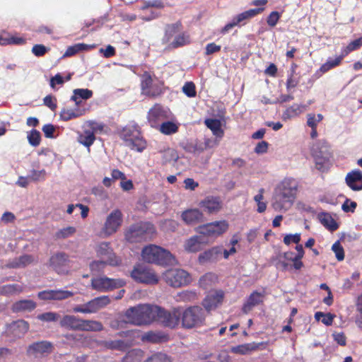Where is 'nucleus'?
I'll return each mask as SVG.
<instances>
[{"mask_svg":"<svg viewBox=\"0 0 362 362\" xmlns=\"http://www.w3.org/2000/svg\"><path fill=\"white\" fill-rule=\"evenodd\" d=\"M141 339L144 342L158 344L167 341L168 336L161 332L149 331L142 334Z\"/></svg>","mask_w":362,"mask_h":362,"instance_id":"35","label":"nucleus"},{"mask_svg":"<svg viewBox=\"0 0 362 362\" xmlns=\"http://www.w3.org/2000/svg\"><path fill=\"white\" fill-rule=\"evenodd\" d=\"M162 153V164L166 165L170 163H175L179 158L177 151L172 148H168L163 151H160Z\"/></svg>","mask_w":362,"mask_h":362,"instance_id":"45","label":"nucleus"},{"mask_svg":"<svg viewBox=\"0 0 362 362\" xmlns=\"http://www.w3.org/2000/svg\"><path fill=\"white\" fill-rule=\"evenodd\" d=\"M298 185L293 179H284L277 187L272 206L276 210L288 209L296 198Z\"/></svg>","mask_w":362,"mask_h":362,"instance_id":"2","label":"nucleus"},{"mask_svg":"<svg viewBox=\"0 0 362 362\" xmlns=\"http://www.w3.org/2000/svg\"><path fill=\"white\" fill-rule=\"evenodd\" d=\"M300 241V233L286 235L284 238V243L286 245H289L291 243H294L298 245V243Z\"/></svg>","mask_w":362,"mask_h":362,"instance_id":"63","label":"nucleus"},{"mask_svg":"<svg viewBox=\"0 0 362 362\" xmlns=\"http://www.w3.org/2000/svg\"><path fill=\"white\" fill-rule=\"evenodd\" d=\"M190 43V36L187 32L181 31L168 45V48L177 49L189 45Z\"/></svg>","mask_w":362,"mask_h":362,"instance_id":"36","label":"nucleus"},{"mask_svg":"<svg viewBox=\"0 0 362 362\" xmlns=\"http://www.w3.org/2000/svg\"><path fill=\"white\" fill-rule=\"evenodd\" d=\"M141 256L145 262L159 265H170L174 261V257L168 250L153 244L143 248Z\"/></svg>","mask_w":362,"mask_h":362,"instance_id":"5","label":"nucleus"},{"mask_svg":"<svg viewBox=\"0 0 362 362\" xmlns=\"http://www.w3.org/2000/svg\"><path fill=\"white\" fill-rule=\"evenodd\" d=\"M296 250L297 251V254L293 257V259H292L293 264H291V267L293 268L295 270L298 271L300 270L304 266L303 262H302V259L304 257L305 251L303 245L300 244L296 245Z\"/></svg>","mask_w":362,"mask_h":362,"instance_id":"43","label":"nucleus"},{"mask_svg":"<svg viewBox=\"0 0 362 362\" xmlns=\"http://www.w3.org/2000/svg\"><path fill=\"white\" fill-rule=\"evenodd\" d=\"M70 259L68 254L64 252H57L51 255L48 261V266L58 274H68Z\"/></svg>","mask_w":362,"mask_h":362,"instance_id":"13","label":"nucleus"},{"mask_svg":"<svg viewBox=\"0 0 362 362\" xmlns=\"http://www.w3.org/2000/svg\"><path fill=\"white\" fill-rule=\"evenodd\" d=\"M96 253L99 257H107L109 265L117 266L120 264V260L113 253L110 243L103 242L100 243L97 247Z\"/></svg>","mask_w":362,"mask_h":362,"instance_id":"23","label":"nucleus"},{"mask_svg":"<svg viewBox=\"0 0 362 362\" xmlns=\"http://www.w3.org/2000/svg\"><path fill=\"white\" fill-rule=\"evenodd\" d=\"M311 154L315 163L316 168L322 172L327 170L329 165L330 158L332 156L331 146L325 140H319L313 144Z\"/></svg>","mask_w":362,"mask_h":362,"instance_id":"7","label":"nucleus"},{"mask_svg":"<svg viewBox=\"0 0 362 362\" xmlns=\"http://www.w3.org/2000/svg\"><path fill=\"white\" fill-rule=\"evenodd\" d=\"M93 93L91 90L87 88H77L74 90L71 100L75 103L76 106L80 107L82 103L81 100H88L93 96Z\"/></svg>","mask_w":362,"mask_h":362,"instance_id":"37","label":"nucleus"},{"mask_svg":"<svg viewBox=\"0 0 362 362\" xmlns=\"http://www.w3.org/2000/svg\"><path fill=\"white\" fill-rule=\"evenodd\" d=\"M124 316L128 322L132 325L141 326L151 325L156 322L158 316V305L151 304H138L128 308Z\"/></svg>","mask_w":362,"mask_h":362,"instance_id":"1","label":"nucleus"},{"mask_svg":"<svg viewBox=\"0 0 362 362\" xmlns=\"http://www.w3.org/2000/svg\"><path fill=\"white\" fill-rule=\"evenodd\" d=\"M141 88L146 95L156 98L163 93L164 83L163 81L154 82L151 73L144 71L141 76Z\"/></svg>","mask_w":362,"mask_h":362,"instance_id":"10","label":"nucleus"},{"mask_svg":"<svg viewBox=\"0 0 362 362\" xmlns=\"http://www.w3.org/2000/svg\"><path fill=\"white\" fill-rule=\"evenodd\" d=\"M344 57L346 56L344 55V53L341 52V54L335 59L329 58L325 63L321 65L320 71L324 74L330 69L339 66Z\"/></svg>","mask_w":362,"mask_h":362,"instance_id":"44","label":"nucleus"},{"mask_svg":"<svg viewBox=\"0 0 362 362\" xmlns=\"http://www.w3.org/2000/svg\"><path fill=\"white\" fill-rule=\"evenodd\" d=\"M206 243L204 236L200 234L199 235H193L185 241L184 248L188 252L195 253L202 250L203 245Z\"/></svg>","mask_w":362,"mask_h":362,"instance_id":"27","label":"nucleus"},{"mask_svg":"<svg viewBox=\"0 0 362 362\" xmlns=\"http://www.w3.org/2000/svg\"><path fill=\"white\" fill-rule=\"evenodd\" d=\"M107 264H108L107 261H94L90 263V269L93 272H100Z\"/></svg>","mask_w":362,"mask_h":362,"instance_id":"61","label":"nucleus"},{"mask_svg":"<svg viewBox=\"0 0 362 362\" xmlns=\"http://www.w3.org/2000/svg\"><path fill=\"white\" fill-rule=\"evenodd\" d=\"M206 312L199 305H191L181 309V324L185 329L199 327L204 325Z\"/></svg>","mask_w":362,"mask_h":362,"instance_id":"6","label":"nucleus"},{"mask_svg":"<svg viewBox=\"0 0 362 362\" xmlns=\"http://www.w3.org/2000/svg\"><path fill=\"white\" fill-rule=\"evenodd\" d=\"M95 140L94 132L91 130H85L78 137V141L87 147L90 150V146L93 145Z\"/></svg>","mask_w":362,"mask_h":362,"instance_id":"46","label":"nucleus"},{"mask_svg":"<svg viewBox=\"0 0 362 362\" xmlns=\"http://www.w3.org/2000/svg\"><path fill=\"white\" fill-rule=\"evenodd\" d=\"M123 215L122 211L117 209L113 210L106 218L102 232L105 236L115 233L122 226Z\"/></svg>","mask_w":362,"mask_h":362,"instance_id":"17","label":"nucleus"},{"mask_svg":"<svg viewBox=\"0 0 362 362\" xmlns=\"http://www.w3.org/2000/svg\"><path fill=\"white\" fill-rule=\"evenodd\" d=\"M302 107L299 105L294 104L288 107L283 113L284 119H290L298 116L302 112Z\"/></svg>","mask_w":362,"mask_h":362,"instance_id":"51","label":"nucleus"},{"mask_svg":"<svg viewBox=\"0 0 362 362\" xmlns=\"http://www.w3.org/2000/svg\"><path fill=\"white\" fill-rule=\"evenodd\" d=\"M131 276L136 281L146 284H156L158 282L157 276L146 267L138 264L131 272Z\"/></svg>","mask_w":362,"mask_h":362,"instance_id":"16","label":"nucleus"},{"mask_svg":"<svg viewBox=\"0 0 362 362\" xmlns=\"http://www.w3.org/2000/svg\"><path fill=\"white\" fill-rule=\"evenodd\" d=\"M110 303V298L107 296H102L95 298L83 305L74 307L73 310L80 313H95Z\"/></svg>","mask_w":362,"mask_h":362,"instance_id":"14","label":"nucleus"},{"mask_svg":"<svg viewBox=\"0 0 362 362\" xmlns=\"http://www.w3.org/2000/svg\"><path fill=\"white\" fill-rule=\"evenodd\" d=\"M103 324L96 320L81 319L79 331L85 332H100L103 329Z\"/></svg>","mask_w":362,"mask_h":362,"instance_id":"38","label":"nucleus"},{"mask_svg":"<svg viewBox=\"0 0 362 362\" xmlns=\"http://www.w3.org/2000/svg\"><path fill=\"white\" fill-rule=\"evenodd\" d=\"M168 112L160 104H155L148 112V121L151 126L157 128L160 122L168 119Z\"/></svg>","mask_w":362,"mask_h":362,"instance_id":"20","label":"nucleus"},{"mask_svg":"<svg viewBox=\"0 0 362 362\" xmlns=\"http://www.w3.org/2000/svg\"><path fill=\"white\" fill-rule=\"evenodd\" d=\"M357 206V204L356 202L351 201L349 199H346L344 204H342L341 209L344 212H354Z\"/></svg>","mask_w":362,"mask_h":362,"instance_id":"64","label":"nucleus"},{"mask_svg":"<svg viewBox=\"0 0 362 362\" xmlns=\"http://www.w3.org/2000/svg\"><path fill=\"white\" fill-rule=\"evenodd\" d=\"M222 253V247L219 246L213 247L199 254L198 261L200 264L208 262L216 261Z\"/></svg>","mask_w":362,"mask_h":362,"instance_id":"33","label":"nucleus"},{"mask_svg":"<svg viewBox=\"0 0 362 362\" xmlns=\"http://www.w3.org/2000/svg\"><path fill=\"white\" fill-rule=\"evenodd\" d=\"M60 315L54 312H46L37 315V318L43 322H56Z\"/></svg>","mask_w":362,"mask_h":362,"instance_id":"56","label":"nucleus"},{"mask_svg":"<svg viewBox=\"0 0 362 362\" xmlns=\"http://www.w3.org/2000/svg\"><path fill=\"white\" fill-rule=\"evenodd\" d=\"M125 282L119 279H111L107 276H98L92 278L91 286L93 289L105 292L115 288L122 287Z\"/></svg>","mask_w":362,"mask_h":362,"instance_id":"15","label":"nucleus"},{"mask_svg":"<svg viewBox=\"0 0 362 362\" xmlns=\"http://www.w3.org/2000/svg\"><path fill=\"white\" fill-rule=\"evenodd\" d=\"M266 292H259L257 291H252L247 298L242 307V311L245 314H247L252 308L257 305L262 304L264 300Z\"/></svg>","mask_w":362,"mask_h":362,"instance_id":"22","label":"nucleus"},{"mask_svg":"<svg viewBox=\"0 0 362 362\" xmlns=\"http://www.w3.org/2000/svg\"><path fill=\"white\" fill-rule=\"evenodd\" d=\"M102 345L107 349L117 350L121 351H126L130 346V344L123 340H109L102 342Z\"/></svg>","mask_w":362,"mask_h":362,"instance_id":"39","label":"nucleus"},{"mask_svg":"<svg viewBox=\"0 0 362 362\" xmlns=\"http://www.w3.org/2000/svg\"><path fill=\"white\" fill-rule=\"evenodd\" d=\"M37 307V303L29 299L19 300L13 303L11 305V310L14 313L32 312Z\"/></svg>","mask_w":362,"mask_h":362,"instance_id":"32","label":"nucleus"},{"mask_svg":"<svg viewBox=\"0 0 362 362\" xmlns=\"http://www.w3.org/2000/svg\"><path fill=\"white\" fill-rule=\"evenodd\" d=\"M199 206L208 214H213L221 209L222 202L218 197L208 196L199 202Z\"/></svg>","mask_w":362,"mask_h":362,"instance_id":"26","label":"nucleus"},{"mask_svg":"<svg viewBox=\"0 0 362 362\" xmlns=\"http://www.w3.org/2000/svg\"><path fill=\"white\" fill-rule=\"evenodd\" d=\"M76 230L73 226H68L58 230L54 237L57 239H65L73 235L76 233Z\"/></svg>","mask_w":362,"mask_h":362,"instance_id":"54","label":"nucleus"},{"mask_svg":"<svg viewBox=\"0 0 362 362\" xmlns=\"http://www.w3.org/2000/svg\"><path fill=\"white\" fill-rule=\"evenodd\" d=\"M345 182L346 185L354 191L362 189V172L354 170L346 175Z\"/></svg>","mask_w":362,"mask_h":362,"instance_id":"28","label":"nucleus"},{"mask_svg":"<svg viewBox=\"0 0 362 362\" xmlns=\"http://www.w3.org/2000/svg\"><path fill=\"white\" fill-rule=\"evenodd\" d=\"M206 126L212 132L216 137L221 138L224 135V131L221 128V122L217 119H207L204 122Z\"/></svg>","mask_w":362,"mask_h":362,"instance_id":"40","label":"nucleus"},{"mask_svg":"<svg viewBox=\"0 0 362 362\" xmlns=\"http://www.w3.org/2000/svg\"><path fill=\"white\" fill-rule=\"evenodd\" d=\"M156 322L163 327L175 329L181 322V307L173 308L171 310L158 305Z\"/></svg>","mask_w":362,"mask_h":362,"instance_id":"8","label":"nucleus"},{"mask_svg":"<svg viewBox=\"0 0 362 362\" xmlns=\"http://www.w3.org/2000/svg\"><path fill=\"white\" fill-rule=\"evenodd\" d=\"M198 299L197 294L193 291H183L177 293L176 296V301L189 303L194 302Z\"/></svg>","mask_w":362,"mask_h":362,"instance_id":"49","label":"nucleus"},{"mask_svg":"<svg viewBox=\"0 0 362 362\" xmlns=\"http://www.w3.org/2000/svg\"><path fill=\"white\" fill-rule=\"evenodd\" d=\"M204 214L198 209H189L182 211L181 218L185 224L194 226L204 221Z\"/></svg>","mask_w":362,"mask_h":362,"instance_id":"25","label":"nucleus"},{"mask_svg":"<svg viewBox=\"0 0 362 362\" xmlns=\"http://www.w3.org/2000/svg\"><path fill=\"white\" fill-rule=\"evenodd\" d=\"M144 357V351L141 349L129 351L122 358L121 362H141Z\"/></svg>","mask_w":362,"mask_h":362,"instance_id":"41","label":"nucleus"},{"mask_svg":"<svg viewBox=\"0 0 362 362\" xmlns=\"http://www.w3.org/2000/svg\"><path fill=\"white\" fill-rule=\"evenodd\" d=\"M224 299V292L222 290H217L209 293L204 298L202 305L206 313L217 308L222 304Z\"/></svg>","mask_w":362,"mask_h":362,"instance_id":"19","label":"nucleus"},{"mask_svg":"<svg viewBox=\"0 0 362 362\" xmlns=\"http://www.w3.org/2000/svg\"><path fill=\"white\" fill-rule=\"evenodd\" d=\"M29 323L24 320H18L8 325V331L14 337L21 338L29 330Z\"/></svg>","mask_w":362,"mask_h":362,"instance_id":"29","label":"nucleus"},{"mask_svg":"<svg viewBox=\"0 0 362 362\" xmlns=\"http://www.w3.org/2000/svg\"><path fill=\"white\" fill-rule=\"evenodd\" d=\"M23 291L24 287L18 284H6L0 287V294L4 296L20 294Z\"/></svg>","mask_w":362,"mask_h":362,"instance_id":"42","label":"nucleus"},{"mask_svg":"<svg viewBox=\"0 0 362 362\" xmlns=\"http://www.w3.org/2000/svg\"><path fill=\"white\" fill-rule=\"evenodd\" d=\"M264 9V7H259L238 13L233 18L230 22L226 24V25L221 28L220 31L221 33L225 35L235 26L241 27L246 25L250 19L262 13Z\"/></svg>","mask_w":362,"mask_h":362,"instance_id":"9","label":"nucleus"},{"mask_svg":"<svg viewBox=\"0 0 362 362\" xmlns=\"http://www.w3.org/2000/svg\"><path fill=\"white\" fill-rule=\"evenodd\" d=\"M321 223L330 231H334L339 228L337 221L328 213H322L320 215Z\"/></svg>","mask_w":362,"mask_h":362,"instance_id":"48","label":"nucleus"},{"mask_svg":"<svg viewBox=\"0 0 362 362\" xmlns=\"http://www.w3.org/2000/svg\"><path fill=\"white\" fill-rule=\"evenodd\" d=\"M73 296V292L66 290H45L37 293V297L43 300H62Z\"/></svg>","mask_w":362,"mask_h":362,"instance_id":"21","label":"nucleus"},{"mask_svg":"<svg viewBox=\"0 0 362 362\" xmlns=\"http://www.w3.org/2000/svg\"><path fill=\"white\" fill-rule=\"evenodd\" d=\"M182 92L189 98H194L197 95L196 86L192 81L186 82L182 87Z\"/></svg>","mask_w":362,"mask_h":362,"instance_id":"58","label":"nucleus"},{"mask_svg":"<svg viewBox=\"0 0 362 362\" xmlns=\"http://www.w3.org/2000/svg\"><path fill=\"white\" fill-rule=\"evenodd\" d=\"M81 319L78 316L65 315L60 319L59 325L69 330L79 331Z\"/></svg>","mask_w":362,"mask_h":362,"instance_id":"30","label":"nucleus"},{"mask_svg":"<svg viewBox=\"0 0 362 362\" xmlns=\"http://www.w3.org/2000/svg\"><path fill=\"white\" fill-rule=\"evenodd\" d=\"M43 104L52 111H55L57 108V100L52 95H47L44 98Z\"/></svg>","mask_w":362,"mask_h":362,"instance_id":"59","label":"nucleus"},{"mask_svg":"<svg viewBox=\"0 0 362 362\" xmlns=\"http://www.w3.org/2000/svg\"><path fill=\"white\" fill-rule=\"evenodd\" d=\"M362 46V37L351 41L345 48L341 51L344 55L346 56L350 52L358 49Z\"/></svg>","mask_w":362,"mask_h":362,"instance_id":"55","label":"nucleus"},{"mask_svg":"<svg viewBox=\"0 0 362 362\" xmlns=\"http://www.w3.org/2000/svg\"><path fill=\"white\" fill-rule=\"evenodd\" d=\"M54 350V346L49 341H40L30 344L26 350L28 356L35 358L47 356Z\"/></svg>","mask_w":362,"mask_h":362,"instance_id":"18","label":"nucleus"},{"mask_svg":"<svg viewBox=\"0 0 362 362\" xmlns=\"http://www.w3.org/2000/svg\"><path fill=\"white\" fill-rule=\"evenodd\" d=\"M218 277L215 274L206 273L199 279V285L204 289H207L209 286L217 281Z\"/></svg>","mask_w":362,"mask_h":362,"instance_id":"50","label":"nucleus"},{"mask_svg":"<svg viewBox=\"0 0 362 362\" xmlns=\"http://www.w3.org/2000/svg\"><path fill=\"white\" fill-rule=\"evenodd\" d=\"M281 18V15L278 11H272L269 13L267 18V23L269 26L273 28L276 25Z\"/></svg>","mask_w":362,"mask_h":362,"instance_id":"60","label":"nucleus"},{"mask_svg":"<svg viewBox=\"0 0 362 362\" xmlns=\"http://www.w3.org/2000/svg\"><path fill=\"white\" fill-rule=\"evenodd\" d=\"M159 131L165 135H171L178 132L179 125L173 122H163L158 127Z\"/></svg>","mask_w":362,"mask_h":362,"instance_id":"47","label":"nucleus"},{"mask_svg":"<svg viewBox=\"0 0 362 362\" xmlns=\"http://www.w3.org/2000/svg\"><path fill=\"white\" fill-rule=\"evenodd\" d=\"M119 136L124 141L125 146L131 150L142 152L147 147V142L142 136L138 124L125 126L122 128Z\"/></svg>","mask_w":362,"mask_h":362,"instance_id":"3","label":"nucleus"},{"mask_svg":"<svg viewBox=\"0 0 362 362\" xmlns=\"http://www.w3.org/2000/svg\"><path fill=\"white\" fill-rule=\"evenodd\" d=\"M163 279L168 285L174 288L187 286L192 281L189 274L180 269L167 270L163 273Z\"/></svg>","mask_w":362,"mask_h":362,"instance_id":"11","label":"nucleus"},{"mask_svg":"<svg viewBox=\"0 0 362 362\" xmlns=\"http://www.w3.org/2000/svg\"><path fill=\"white\" fill-rule=\"evenodd\" d=\"M144 362H173V359L165 354L158 352L151 355Z\"/></svg>","mask_w":362,"mask_h":362,"instance_id":"52","label":"nucleus"},{"mask_svg":"<svg viewBox=\"0 0 362 362\" xmlns=\"http://www.w3.org/2000/svg\"><path fill=\"white\" fill-rule=\"evenodd\" d=\"M86 112V108H81L76 106L74 109L62 108L59 113L60 119L62 121L67 122L84 115Z\"/></svg>","mask_w":362,"mask_h":362,"instance_id":"34","label":"nucleus"},{"mask_svg":"<svg viewBox=\"0 0 362 362\" xmlns=\"http://www.w3.org/2000/svg\"><path fill=\"white\" fill-rule=\"evenodd\" d=\"M156 234V230L153 223L141 221L131 225L124 235L127 241L134 243L151 240Z\"/></svg>","mask_w":362,"mask_h":362,"instance_id":"4","label":"nucleus"},{"mask_svg":"<svg viewBox=\"0 0 362 362\" xmlns=\"http://www.w3.org/2000/svg\"><path fill=\"white\" fill-rule=\"evenodd\" d=\"M27 138L29 144L34 147L38 146L40 144L41 135L37 129H32L28 132Z\"/></svg>","mask_w":362,"mask_h":362,"instance_id":"53","label":"nucleus"},{"mask_svg":"<svg viewBox=\"0 0 362 362\" xmlns=\"http://www.w3.org/2000/svg\"><path fill=\"white\" fill-rule=\"evenodd\" d=\"M229 228L227 221H216L201 225L196 228L195 230L204 237H218L226 233Z\"/></svg>","mask_w":362,"mask_h":362,"instance_id":"12","label":"nucleus"},{"mask_svg":"<svg viewBox=\"0 0 362 362\" xmlns=\"http://www.w3.org/2000/svg\"><path fill=\"white\" fill-rule=\"evenodd\" d=\"M332 250L334 252L335 257L339 262L343 261L344 259V250L339 240L336 241L332 245Z\"/></svg>","mask_w":362,"mask_h":362,"instance_id":"57","label":"nucleus"},{"mask_svg":"<svg viewBox=\"0 0 362 362\" xmlns=\"http://www.w3.org/2000/svg\"><path fill=\"white\" fill-rule=\"evenodd\" d=\"M268 344V341L247 343L234 346L231 351L234 354L246 355L252 351L266 349Z\"/></svg>","mask_w":362,"mask_h":362,"instance_id":"24","label":"nucleus"},{"mask_svg":"<svg viewBox=\"0 0 362 362\" xmlns=\"http://www.w3.org/2000/svg\"><path fill=\"white\" fill-rule=\"evenodd\" d=\"M48 48L41 44L35 45L32 48V52L36 57L44 56L48 52Z\"/></svg>","mask_w":362,"mask_h":362,"instance_id":"62","label":"nucleus"},{"mask_svg":"<svg viewBox=\"0 0 362 362\" xmlns=\"http://www.w3.org/2000/svg\"><path fill=\"white\" fill-rule=\"evenodd\" d=\"M183 26L180 21L174 23L167 24L165 27V32L162 38L163 44H168L173 37H175L182 30Z\"/></svg>","mask_w":362,"mask_h":362,"instance_id":"31","label":"nucleus"}]
</instances>
